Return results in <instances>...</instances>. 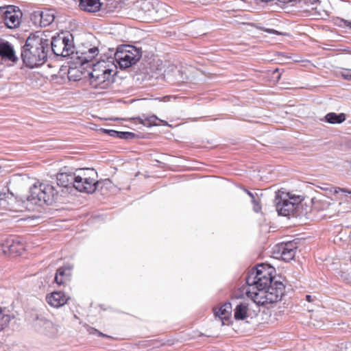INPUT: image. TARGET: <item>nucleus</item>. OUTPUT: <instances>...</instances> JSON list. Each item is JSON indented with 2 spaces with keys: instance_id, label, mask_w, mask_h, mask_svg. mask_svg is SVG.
<instances>
[{
  "instance_id": "obj_14",
  "label": "nucleus",
  "mask_w": 351,
  "mask_h": 351,
  "mask_svg": "<svg viewBox=\"0 0 351 351\" xmlns=\"http://www.w3.org/2000/svg\"><path fill=\"white\" fill-rule=\"evenodd\" d=\"M0 57L5 61L8 60L12 62H15L18 60L12 45L1 38H0Z\"/></svg>"
},
{
  "instance_id": "obj_40",
  "label": "nucleus",
  "mask_w": 351,
  "mask_h": 351,
  "mask_svg": "<svg viewBox=\"0 0 351 351\" xmlns=\"http://www.w3.org/2000/svg\"><path fill=\"white\" fill-rule=\"evenodd\" d=\"M265 32H268V33H274V32H276L275 30L274 29H267L265 30Z\"/></svg>"
},
{
  "instance_id": "obj_16",
  "label": "nucleus",
  "mask_w": 351,
  "mask_h": 351,
  "mask_svg": "<svg viewBox=\"0 0 351 351\" xmlns=\"http://www.w3.org/2000/svg\"><path fill=\"white\" fill-rule=\"evenodd\" d=\"M45 82V78L39 73H25V83L27 86H29L34 88H38L43 85Z\"/></svg>"
},
{
  "instance_id": "obj_30",
  "label": "nucleus",
  "mask_w": 351,
  "mask_h": 351,
  "mask_svg": "<svg viewBox=\"0 0 351 351\" xmlns=\"http://www.w3.org/2000/svg\"><path fill=\"white\" fill-rule=\"evenodd\" d=\"M252 204H253V210L256 213H258L261 210V206L260 204L259 201L256 199V197H254V199H252L251 200Z\"/></svg>"
},
{
  "instance_id": "obj_4",
  "label": "nucleus",
  "mask_w": 351,
  "mask_h": 351,
  "mask_svg": "<svg viewBox=\"0 0 351 351\" xmlns=\"http://www.w3.org/2000/svg\"><path fill=\"white\" fill-rule=\"evenodd\" d=\"M56 194L57 191L52 185L36 181L29 186L27 200L23 201V203L26 204L28 210H34V208H28L29 204L39 206L51 205L54 202Z\"/></svg>"
},
{
  "instance_id": "obj_23",
  "label": "nucleus",
  "mask_w": 351,
  "mask_h": 351,
  "mask_svg": "<svg viewBox=\"0 0 351 351\" xmlns=\"http://www.w3.org/2000/svg\"><path fill=\"white\" fill-rule=\"evenodd\" d=\"M79 177L88 179V180L90 179L97 180V173L93 169H79L75 172V178L77 179Z\"/></svg>"
},
{
  "instance_id": "obj_11",
  "label": "nucleus",
  "mask_w": 351,
  "mask_h": 351,
  "mask_svg": "<svg viewBox=\"0 0 351 351\" xmlns=\"http://www.w3.org/2000/svg\"><path fill=\"white\" fill-rule=\"evenodd\" d=\"M0 14L5 25L10 29H14L19 26L21 19L16 14L14 6L8 5L0 7Z\"/></svg>"
},
{
  "instance_id": "obj_31",
  "label": "nucleus",
  "mask_w": 351,
  "mask_h": 351,
  "mask_svg": "<svg viewBox=\"0 0 351 351\" xmlns=\"http://www.w3.org/2000/svg\"><path fill=\"white\" fill-rule=\"evenodd\" d=\"M341 75L343 79L351 81V69H343L341 72Z\"/></svg>"
},
{
  "instance_id": "obj_2",
  "label": "nucleus",
  "mask_w": 351,
  "mask_h": 351,
  "mask_svg": "<svg viewBox=\"0 0 351 351\" xmlns=\"http://www.w3.org/2000/svg\"><path fill=\"white\" fill-rule=\"evenodd\" d=\"M49 40L40 32L30 34L23 45V64L29 68L43 65L49 57Z\"/></svg>"
},
{
  "instance_id": "obj_25",
  "label": "nucleus",
  "mask_w": 351,
  "mask_h": 351,
  "mask_svg": "<svg viewBox=\"0 0 351 351\" xmlns=\"http://www.w3.org/2000/svg\"><path fill=\"white\" fill-rule=\"evenodd\" d=\"M138 119L139 123L148 128L157 125L156 121L158 120L156 115L149 117L143 115L142 117H138Z\"/></svg>"
},
{
  "instance_id": "obj_18",
  "label": "nucleus",
  "mask_w": 351,
  "mask_h": 351,
  "mask_svg": "<svg viewBox=\"0 0 351 351\" xmlns=\"http://www.w3.org/2000/svg\"><path fill=\"white\" fill-rule=\"evenodd\" d=\"M80 8L87 12L95 13L100 10L102 3L100 0H78Z\"/></svg>"
},
{
  "instance_id": "obj_24",
  "label": "nucleus",
  "mask_w": 351,
  "mask_h": 351,
  "mask_svg": "<svg viewBox=\"0 0 351 351\" xmlns=\"http://www.w3.org/2000/svg\"><path fill=\"white\" fill-rule=\"evenodd\" d=\"M248 306L246 303H240L234 308V317L236 320H243L247 317Z\"/></svg>"
},
{
  "instance_id": "obj_27",
  "label": "nucleus",
  "mask_w": 351,
  "mask_h": 351,
  "mask_svg": "<svg viewBox=\"0 0 351 351\" xmlns=\"http://www.w3.org/2000/svg\"><path fill=\"white\" fill-rule=\"evenodd\" d=\"M10 322V317L8 315L4 314L0 309V332L2 331Z\"/></svg>"
},
{
  "instance_id": "obj_3",
  "label": "nucleus",
  "mask_w": 351,
  "mask_h": 351,
  "mask_svg": "<svg viewBox=\"0 0 351 351\" xmlns=\"http://www.w3.org/2000/svg\"><path fill=\"white\" fill-rule=\"evenodd\" d=\"M93 71L90 73V84L97 90H107L113 83V68H117L113 58L109 57L107 60L100 59L92 64Z\"/></svg>"
},
{
  "instance_id": "obj_28",
  "label": "nucleus",
  "mask_w": 351,
  "mask_h": 351,
  "mask_svg": "<svg viewBox=\"0 0 351 351\" xmlns=\"http://www.w3.org/2000/svg\"><path fill=\"white\" fill-rule=\"evenodd\" d=\"M303 3L306 6V9L308 10H316L317 5L319 4V0H302Z\"/></svg>"
},
{
  "instance_id": "obj_12",
  "label": "nucleus",
  "mask_w": 351,
  "mask_h": 351,
  "mask_svg": "<svg viewBox=\"0 0 351 351\" xmlns=\"http://www.w3.org/2000/svg\"><path fill=\"white\" fill-rule=\"evenodd\" d=\"M103 181L89 180L86 178H82L79 177L75 180V189L80 192L86 193H93L96 190L99 189L101 184H103Z\"/></svg>"
},
{
  "instance_id": "obj_7",
  "label": "nucleus",
  "mask_w": 351,
  "mask_h": 351,
  "mask_svg": "<svg viewBox=\"0 0 351 351\" xmlns=\"http://www.w3.org/2000/svg\"><path fill=\"white\" fill-rule=\"evenodd\" d=\"M299 197L291 196L289 193L278 191L276 193L274 199L278 215L287 217L295 210V205L300 202Z\"/></svg>"
},
{
  "instance_id": "obj_35",
  "label": "nucleus",
  "mask_w": 351,
  "mask_h": 351,
  "mask_svg": "<svg viewBox=\"0 0 351 351\" xmlns=\"http://www.w3.org/2000/svg\"><path fill=\"white\" fill-rule=\"evenodd\" d=\"M273 75H274V77H275L277 81H278L280 80L281 75H280V73H279V69H276L273 71Z\"/></svg>"
},
{
  "instance_id": "obj_42",
  "label": "nucleus",
  "mask_w": 351,
  "mask_h": 351,
  "mask_svg": "<svg viewBox=\"0 0 351 351\" xmlns=\"http://www.w3.org/2000/svg\"><path fill=\"white\" fill-rule=\"evenodd\" d=\"M350 53H351V51H350Z\"/></svg>"
},
{
  "instance_id": "obj_6",
  "label": "nucleus",
  "mask_w": 351,
  "mask_h": 351,
  "mask_svg": "<svg viewBox=\"0 0 351 351\" xmlns=\"http://www.w3.org/2000/svg\"><path fill=\"white\" fill-rule=\"evenodd\" d=\"M141 56V52L138 49L133 46H127L117 49L113 60L119 64L120 69H125L136 64Z\"/></svg>"
},
{
  "instance_id": "obj_17",
  "label": "nucleus",
  "mask_w": 351,
  "mask_h": 351,
  "mask_svg": "<svg viewBox=\"0 0 351 351\" xmlns=\"http://www.w3.org/2000/svg\"><path fill=\"white\" fill-rule=\"evenodd\" d=\"M72 266H64L59 268L56 274L54 281L58 285H62L69 281L71 276Z\"/></svg>"
},
{
  "instance_id": "obj_1",
  "label": "nucleus",
  "mask_w": 351,
  "mask_h": 351,
  "mask_svg": "<svg viewBox=\"0 0 351 351\" xmlns=\"http://www.w3.org/2000/svg\"><path fill=\"white\" fill-rule=\"evenodd\" d=\"M275 273V268L266 264L258 265L250 270L245 278L249 286L247 296L260 306L280 301L285 287L282 282L274 280Z\"/></svg>"
},
{
  "instance_id": "obj_33",
  "label": "nucleus",
  "mask_w": 351,
  "mask_h": 351,
  "mask_svg": "<svg viewBox=\"0 0 351 351\" xmlns=\"http://www.w3.org/2000/svg\"><path fill=\"white\" fill-rule=\"evenodd\" d=\"M339 192L344 193L346 196L349 195V197L351 199V191L347 189H342V188H336L335 190V193H338Z\"/></svg>"
},
{
  "instance_id": "obj_5",
  "label": "nucleus",
  "mask_w": 351,
  "mask_h": 351,
  "mask_svg": "<svg viewBox=\"0 0 351 351\" xmlns=\"http://www.w3.org/2000/svg\"><path fill=\"white\" fill-rule=\"evenodd\" d=\"M49 56L54 54L57 56L69 57L75 52V47L71 35L65 36L58 35L49 40Z\"/></svg>"
},
{
  "instance_id": "obj_29",
  "label": "nucleus",
  "mask_w": 351,
  "mask_h": 351,
  "mask_svg": "<svg viewBox=\"0 0 351 351\" xmlns=\"http://www.w3.org/2000/svg\"><path fill=\"white\" fill-rule=\"evenodd\" d=\"M134 136V134L130 132H119L117 138L120 139H129Z\"/></svg>"
},
{
  "instance_id": "obj_34",
  "label": "nucleus",
  "mask_w": 351,
  "mask_h": 351,
  "mask_svg": "<svg viewBox=\"0 0 351 351\" xmlns=\"http://www.w3.org/2000/svg\"><path fill=\"white\" fill-rule=\"evenodd\" d=\"M103 132L108 134L110 136L117 138L118 131L114 130H107V129H101Z\"/></svg>"
},
{
  "instance_id": "obj_10",
  "label": "nucleus",
  "mask_w": 351,
  "mask_h": 351,
  "mask_svg": "<svg viewBox=\"0 0 351 351\" xmlns=\"http://www.w3.org/2000/svg\"><path fill=\"white\" fill-rule=\"evenodd\" d=\"M22 250V243L19 237H9L0 244V252L5 255L20 256Z\"/></svg>"
},
{
  "instance_id": "obj_19",
  "label": "nucleus",
  "mask_w": 351,
  "mask_h": 351,
  "mask_svg": "<svg viewBox=\"0 0 351 351\" xmlns=\"http://www.w3.org/2000/svg\"><path fill=\"white\" fill-rule=\"evenodd\" d=\"M99 49L97 47H93L88 49L87 51L82 52L78 59L82 64L90 62L98 55Z\"/></svg>"
},
{
  "instance_id": "obj_15",
  "label": "nucleus",
  "mask_w": 351,
  "mask_h": 351,
  "mask_svg": "<svg viewBox=\"0 0 351 351\" xmlns=\"http://www.w3.org/2000/svg\"><path fill=\"white\" fill-rule=\"evenodd\" d=\"M69 300V297L62 291H53L46 297L47 303L55 308L64 305Z\"/></svg>"
},
{
  "instance_id": "obj_37",
  "label": "nucleus",
  "mask_w": 351,
  "mask_h": 351,
  "mask_svg": "<svg viewBox=\"0 0 351 351\" xmlns=\"http://www.w3.org/2000/svg\"><path fill=\"white\" fill-rule=\"evenodd\" d=\"M306 300L309 302H311L313 301V297L311 295H306Z\"/></svg>"
},
{
  "instance_id": "obj_41",
  "label": "nucleus",
  "mask_w": 351,
  "mask_h": 351,
  "mask_svg": "<svg viewBox=\"0 0 351 351\" xmlns=\"http://www.w3.org/2000/svg\"><path fill=\"white\" fill-rule=\"evenodd\" d=\"M23 221H25V220H27V219L23 217Z\"/></svg>"
},
{
  "instance_id": "obj_13",
  "label": "nucleus",
  "mask_w": 351,
  "mask_h": 351,
  "mask_svg": "<svg viewBox=\"0 0 351 351\" xmlns=\"http://www.w3.org/2000/svg\"><path fill=\"white\" fill-rule=\"evenodd\" d=\"M57 184L62 187L73 186L75 184V172H71L66 168L61 170L56 176Z\"/></svg>"
},
{
  "instance_id": "obj_38",
  "label": "nucleus",
  "mask_w": 351,
  "mask_h": 351,
  "mask_svg": "<svg viewBox=\"0 0 351 351\" xmlns=\"http://www.w3.org/2000/svg\"><path fill=\"white\" fill-rule=\"evenodd\" d=\"M98 332V330L94 328H90V330H89V332L90 334H97Z\"/></svg>"
},
{
  "instance_id": "obj_36",
  "label": "nucleus",
  "mask_w": 351,
  "mask_h": 351,
  "mask_svg": "<svg viewBox=\"0 0 351 351\" xmlns=\"http://www.w3.org/2000/svg\"><path fill=\"white\" fill-rule=\"evenodd\" d=\"M244 191L248 195V196H250L251 197L252 199H254V197H258L257 193L254 194L253 193L250 192L247 189H244Z\"/></svg>"
},
{
  "instance_id": "obj_26",
  "label": "nucleus",
  "mask_w": 351,
  "mask_h": 351,
  "mask_svg": "<svg viewBox=\"0 0 351 351\" xmlns=\"http://www.w3.org/2000/svg\"><path fill=\"white\" fill-rule=\"evenodd\" d=\"M30 20L36 27H41L40 10L34 11L30 14Z\"/></svg>"
},
{
  "instance_id": "obj_39",
  "label": "nucleus",
  "mask_w": 351,
  "mask_h": 351,
  "mask_svg": "<svg viewBox=\"0 0 351 351\" xmlns=\"http://www.w3.org/2000/svg\"><path fill=\"white\" fill-rule=\"evenodd\" d=\"M97 335H99V336H100V337H109V336H108L107 335H105V334L102 333L101 332H99V330H98V332H97Z\"/></svg>"
},
{
  "instance_id": "obj_22",
  "label": "nucleus",
  "mask_w": 351,
  "mask_h": 351,
  "mask_svg": "<svg viewBox=\"0 0 351 351\" xmlns=\"http://www.w3.org/2000/svg\"><path fill=\"white\" fill-rule=\"evenodd\" d=\"M41 27H46L53 23L55 19V11L53 10H40Z\"/></svg>"
},
{
  "instance_id": "obj_8",
  "label": "nucleus",
  "mask_w": 351,
  "mask_h": 351,
  "mask_svg": "<svg viewBox=\"0 0 351 351\" xmlns=\"http://www.w3.org/2000/svg\"><path fill=\"white\" fill-rule=\"evenodd\" d=\"M32 321L35 330L40 334L53 337L58 332V327L41 314L34 313Z\"/></svg>"
},
{
  "instance_id": "obj_21",
  "label": "nucleus",
  "mask_w": 351,
  "mask_h": 351,
  "mask_svg": "<svg viewBox=\"0 0 351 351\" xmlns=\"http://www.w3.org/2000/svg\"><path fill=\"white\" fill-rule=\"evenodd\" d=\"M346 115L344 113L337 114L335 112H329L324 117V121L331 124H339L345 121Z\"/></svg>"
},
{
  "instance_id": "obj_20",
  "label": "nucleus",
  "mask_w": 351,
  "mask_h": 351,
  "mask_svg": "<svg viewBox=\"0 0 351 351\" xmlns=\"http://www.w3.org/2000/svg\"><path fill=\"white\" fill-rule=\"evenodd\" d=\"M232 311V306L230 302H226L223 304L218 311H215V315L216 317H218L222 322L223 324V320H227L230 315Z\"/></svg>"
},
{
  "instance_id": "obj_32",
  "label": "nucleus",
  "mask_w": 351,
  "mask_h": 351,
  "mask_svg": "<svg viewBox=\"0 0 351 351\" xmlns=\"http://www.w3.org/2000/svg\"><path fill=\"white\" fill-rule=\"evenodd\" d=\"M339 26L341 27H348L351 29V21L341 19L339 21Z\"/></svg>"
},
{
  "instance_id": "obj_9",
  "label": "nucleus",
  "mask_w": 351,
  "mask_h": 351,
  "mask_svg": "<svg viewBox=\"0 0 351 351\" xmlns=\"http://www.w3.org/2000/svg\"><path fill=\"white\" fill-rule=\"evenodd\" d=\"M296 250V243L294 241H289L276 245L274 247V252L276 254L277 258H280L282 260L289 262L295 257Z\"/></svg>"
}]
</instances>
